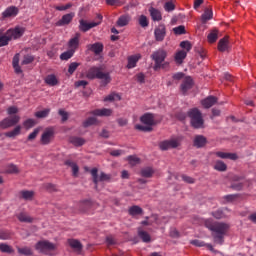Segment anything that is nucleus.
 <instances>
[{"mask_svg": "<svg viewBox=\"0 0 256 256\" xmlns=\"http://www.w3.org/2000/svg\"><path fill=\"white\" fill-rule=\"evenodd\" d=\"M201 225H204L209 231H212L214 242L218 245H223L225 235L229 231V224L213 222L211 219L201 220Z\"/></svg>", "mask_w": 256, "mask_h": 256, "instance_id": "obj_1", "label": "nucleus"}, {"mask_svg": "<svg viewBox=\"0 0 256 256\" xmlns=\"http://www.w3.org/2000/svg\"><path fill=\"white\" fill-rule=\"evenodd\" d=\"M141 123H143V126L141 124L135 125V129L137 131H144L145 133H149L153 131V125H156L157 122L155 121V116L151 113H146L140 117Z\"/></svg>", "mask_w": 256, "mask_h": 256, "instance_id": "obj_2", "label": "nucleus"}, {"mask_svg": "<svg viewBox=\"0 0 256 256\" xmlns=\"http://www.w3.org/2000/svg\"><path fill=\"white\" fill-rule=\"evenodd\" d=\"M87 79H101L103 85H108V83H111V76L109 73L101 71V68L99 67H91L86 72Z\"/></svg>", "mask_w": 256, "mask_h": 256, "instance_id": "obj_3", "label": "nucleus"}, {"mask_svg": "<svg viewBox=\"0 0 256 256\" xmlns=\"http://www.w3.org/2000/svg\"><path fill=\"white\" fill-rule=\"evenodd\" d=\"M188 117L191 119V125L194 129H201L203 127V115L197 108L189 110Z\"/></svg>", "mask_w": 256, "mask_h": 256, "instance_id": "obj_4", "label": "nucleus"}, {"mask_svg": "<svg viewBox=\"0 0 256 256\" xmlns=\"http://www.w3.org/2000/svg\"><path fill=\"white\" fill-rule=\"evenodd\" d=\"M36 251L44 253V255H51V251L57 249V244L51 243L48 240H41L35 245Z\"/></svg>", "mask_w": 256, "mask_h": 256, "instance_id": "obj_5", "label": "nucleus"}, {"mask_svg": "<svg viewBox=\"0 0 256 256\" xmlns=\"http://www.w3.org/2000/svg\"><path fill=\"white\" fill-rule=\"evenodd\" d=\"M152 59L155 62L154 64V71H159L161 67H163V62L167 58V51L160 49L152 54Z\"/></svg>", "mask_w": 256, "mask_h": 256, "instance_id": "obj_6", "label": "nucleus"}, {"mask_svg": "<svg viewBox=\"0 0 256 256\" xmlns=\"http://www.w3.org/2000/svg\"><path fill=\"white\" fill-rule=\"evenodd\" d=\"M101 21H103V15L98 14L96 17L95 22H87L86 20H80L79 23V29L80 31H83L84 33H87L89 29H93V27H97L98 25H101Z\"/></svg>", "mask_w": 256, "mask_h": 256, "instance_id": "obj_7", "label": "nucleus"}, {"mask_svg": "<svg viewBox=\"0 0 256 256\" xmlns=\"http://www.w3.org/2000/svg\"><path fill=\"white\" fill-rule=\"evenodd\" d=\"M181 145V139L172 138L170 140H165L159 143L161 151H167L169 149H177Z\"/></svg>", "mask_w": 256, "mask_h": 256, "instance_id": "obj_8", "label": "nucleus"}, {"mask_svg": "<svg viewBox=\"0 0 256 256\" xmlns=\"http://www.w3.org/2000/svg\"><path fill=\"white\" fill-rule=\"evenodd\" d=\"M20 121L21 117L19 115L6 117L0 121V129H9V127H15V125H17V123Z\"/></svg>", "mask_w": 256, "mask_h": 256, "instance_id": "obj_9", "label": "nucleus"}, {"mask_svg": "<svg viewBox=\"0 0 256 256\" xmlns=\"http://www.w3.org/2000/svg\"><path fill=\"white\" fill-rule=\"evenodd\" d=\"M94 207L95 202L91 200H82L76 205V209H78L79 213H91Z\"/></svg>", "mask_w": 256, "mask_h": 256, "instance_id": "obj_10", "label": "nucleus"}, {"mask_svg": "<svg viewBox=\"0 0 256 256\" xmlns=\"http://www.w3.org/2000/svg\"><path fill=\"white\" fill-rule=\"evenodd\" d=\"M98 171L99 170L97 168H93L90 171V173L92 175V178H93V182L95 183L96 186L99 183V181H110L111 180V175L110 174H106L105 172H101L100 176H99V175H97Z\"/></svg>", "mask_w": 256, "mask_h": 256, "instance_id": "obj_11", "label": "nucleus"}, {"mask_svg": "<svg viewBox=\"0 0 256 256\" xmlns=\"http://www.w3.org/2000/svg\"><path fill=\"white\" fill-rule=\"evenodd\" d=\"M55 138V130L53 128H47L40 138V142L42 145H49Z\"/></svg>", "mask_w": 256, "mask_h": 256, "instance_id": "obj_12", "label": "nucleus"}, {"mask_svg": "<svg viewBox=\"0 0 256 256\" xmlns=\"http://www.w3.org/2000/svg\"><path fill=\"white\" fill-rule=\"evenodd\" d=\"M6 33H8V37L10 38V41H12V39H20V37H23L25 33V28L18 26V27L7 30Z\"/></svg>", "mask_w": 256, "mask_h": 256, "instance_id": "obj_13", "label": "nucleus"}, {"mask_svg": "<svg viewBox=\"0 0 256 256\" xmlns=\"http://www.w3.org/2000/svg\"><path fill=\"white\" fill-rule=\"evenodd\" d=\"M165 35H167V28L164 24H159L154 30L155 40L158 42L164 41Z\"/></svg>", "mask_w": 256, "mask_h": 256, "instance_id": "obj_14", "label": "nucleus"}, {"mask_svg": "<svg viewBox=\"0 0 256 256\" xmlns=\"http://www.w3.org/2000/svg\"><path fill=\"white\" fill-rule=\"evenodd\" d=\"M19 15V8L15 6H10L5 9V11L2 13L3 19H9L11 17H17Z\"/></svg>", "mask_w": 256, "mask_h": 256, "instance_id": "obj_15", "label": "nucleus"}, {"mask_svg": "<svg viewBox=\"0 0 256 256\" xmlns=\"http://www.w3.org/2000/svg\"><path fill=\"white\" fill-rule=\"evenodd\" d=\"M88 51H91L92 53L96 54V55H101V53H103V43L101 42H96L94 44H89L87 46Z\"/></svg>", "mask_w": 256, "mask_h": 256, "instance_id": "obj_16", "label": "nucleus"}, {"mask_svg": "<svg viewBox=\"0 0 256 256\" xmlns=\"http://www.w3.org/2000/svg\"><path fill=\"white\" fill-rule=\"evenodd\" d=\"M79 37H81V34L77 33L75 37L68 41V49L74 53L77 51V49H79Z\"/></svg>", "mask_w": 256, "mask_h": 256, "instance_id": "obj_17", "label": "nucleus"}, {"mask_svg": "<svg viewBox=\"0 0 256 256\" xmlns=\"http://www.w3.org/2000/svg\"><path fill=\"white\" fill-rule=\"evenodd\" d=\"M112 113H113V110L109 108L96 109L90 112L91 115H95L96 117H110Z\"/></svg>", "mask_w": 256, "mask_h": 256, "instance_id": "obj_18", "label": "nucleus"}, {"mask_svg": "<svg viewBox=\"0 0 256 256\" xmlns=\"http://www.w3.org/2000/svg\"><path fill=\"white\" fill-rule=\"evenodd\" d=\"M190 89H193V78L185 77L182 84H181V91L182 93H187Z\"/></svg>", "mask_w": 256, "mask_h": 256, "instance_id": "obj_19", "label": "nucleus"}, {"mask_svg": "<svg viewBox=\"0 0 256 256\" xmlns=\"http://www.w3.org/2000/svg\"><path fill=\"white\" fill-rule=\"evenodd\" d=\"M44 83L49 87H56V85H59V78L55 74H49L44 78Z\"/></svg>", "mask_w": 256, "mask_h": 256, "instance_id": "obj_20", "label": "nucleus"}, {"mask_svg": "<svg viewBox=\"0 0 256 256\" xmlns=\"http://www.w3.org/2000/svg\"><path fill=\"white\" fill-rule=\"evenodd\" d=\"M141 59V54H135L128 57V69H135L137 67V63H139V60Z\"/></svg>", "mask_w": 256, "mask_h": 256, "instance_id": "obj_21", "label": "nucleus"}, {"mask_svg": "<svg viewBox=\"0 0 256 256\" xmlns=\"http://www.w3.org/2000/svg\"><path fill=\"white\" fill-rule=\"evenodd\" d=\"M73 17H75V13L65 14L64 16H62V19L56 23V25H58V27H63V25H69V23L73 21Z\"/></svg>", "mask_w": 256, "mask_h": 256, "instance_id": "obj_22", "label": "nucleus"}, {"mask_svg": "<svg viewBox=\"0 0 256 256\" xmlns=\"http://www.w3.org/2000/svg\"><path fill=\"white\" fill-rule=\"evenodd\" d=\"M215 103H217V97L215 96H208L206 99L201 101V105L204 106L205 109H211Z\"/></svg>", "mask_w": 256, "mask_h": 256, "instance_id": "obj_23", "label": "nucleus"}, {"mask_svg": "<svg viewBox=\"0 0 256 256\" xmlns=\"http://www.w3.org/2000/svg\"><path fill=\"white\" fill-rule=\"evenodd\" d=\"M186 58H187V51L185 50L177 51L174 56V60H175V63H177V65L183 64V61H185Z\"/></svg>", "mask_w": 256, "mask_h": 256, "instance_id": "obj_24", "label": "nucleus"}, {"mask_svg": "<svg viewBox=\"0 0 256 256\" xmlns=\"http://www.w3.org/2000/svg\"><path fill=\"white\" fill-rule=\"evenodd\" d=\"M215 155L220 159H231V161H237V159H239V157L235 153L216 152Z\"/></svg>", "mask_w": 256, "mask_h": 256, "instance_id": "obj_25", "label": "nucleus"}, {"mask_svg": "<svg viewBox=\"0 0 256 256\" xmlns=\"http://www.w3.org/2000/svg\"><path fill=\"white\" fill-rule=\"evenodd\" d=\"M227 49H229V37L225 36L218 42V51H221L223 53L227 51Z\"/></svg>", "mask_w": 256, "mask_h": 256, "instance_id": "obj_26", "label": "nucleus"}, {"mask_svg": "<svg viewBox=\"0 0 256 256\" xmlns=\"http://www.w3.org/2000/svg\"><path fill=\"white\" fill-rule=\"evenodd\" d=\"M20 199H24V201H33V197H35V192L29 190H22L19 192Z\"/></svg>", "mask_w": 256, "mask_h": 256, "instance_id": "obj_27", "label": "nucleus"}, {"mask_svg": "<svg viewBox=\"0 0 256 256\" xmlns=\"http://www.w3.org/2000/svg\"><path fill=\"white\" fill-rule=\"evenodd\" d=\"M149 13H150V17L154 21H161L163 19V15L161 14V11H159L157 8L150 7Z\"/></svg>", "mask_w": 256, "mask_h": 256, "instance_id": "obj_28", "label": "nucleus"}, {"mask_svg": "<svg viewBox=\"0 0 256 256\" xmlns=\"http://www.w3.org/2000/svg\"><path fill=\"white\" fill-rule=\"evenodd\" d=\"M69 143L74 145V147H83V145H85V139L77 136H72L69 138Z\"/></svg>", "mask_w": 256, "mask_h": 256, "instance_id": "obj_29", "label": "nucleus"}, {"mask_svg": "<svg viewBox=\"0 0 256 256\" xmlns=\"http://www.w3.org/2000/svg\"><path fill=\"white\" fill-rule=\"evenodd\" d=\"M211 19H213V10L211 8H206L201 16V22L207 23V21H211Z\"/></svg>", "mask_w": 256, "mask_h": 256, "instance_id": "obj_30", "label": "nucleus"}, {"mask_svg": "<svg viewBox=\"0 0 256 256\" xmlns=\"http://www.w3.org/2000/svg\"><path fill=\"white\" fill-rule=\"evenodd\" d=\"M17 219L21 223H33V218L27 214V212H21L17 214Z\"/></svg>", "mask_w": 256, "mask_h": 256, "instance_id": "obj_31", "label": "nucleus"}, {"mask_svg": "<svg viewBox=\"0 0 256 256\" xmlns=\"http://www.w3.org/2000/svg\"><path fill=\"white\" fill-rule=\"evenodd\" d=\"M154 173H155V170L152 167H145L141 169L140 175L141 177H145L146 179H149L153 177Z\"/></svg>", "mask_w": 256, "mask_h": 256, "instance_id": "obj_32", "label": "nucleus"}, {"mask_svg": "<svg viewBox=\"0 0 256 256\" xmlns=\"http://www.w3.org/2000/svg\"><path fill=\"white\" fill-rule=\"evenodd\" d=\"M19 135H21V125H17L12 131L5 133V137H9L10 139H13Z\"/></svg>", "mask_w": 256, "mask_h": 256, "instance_id": "obj_33", "label": "nucleus"}, {"mask_svg": "<svg viewBox=\"0 0 256 256\" xmlns=\"http://www.w3.org/2000/svg\"><path fill=\"white\" fill-rule=\"evenodd\" d=\"M68 245L72 249H74V251H81L83 249V245H81V242H79V240L69 239L68 240Z\"/></svg>", "mask_w": 256, "mask_h": 256, "instance_id": "obj_34", "label": "nucleus"}, {"mask_svg": "<svg viewBox=\"0 0 256 256\" xmlns=\"http://www.w3.org/2000/svg\"><path fill=\"white\" fill-rule=\"evenodd\" d=\"M65 165H68V167H71L73 177H77V175H79V166L77 165V163L71 160H67L65 162Z\"/></svg>", "mask_w": 256, "mask_h": 256, "instance_id": "obj_35", "label": "nucleus"}, {"mask_svg": "<svg viewBox=\"0 0 256 256\" xmlns=\"http://www.w3.org/2000/svg\"><path fill=\"white\" fill-rule=\"evenodd\" d=\"M19 54L14 55L13 57V61H12V65L13 68L15 70V73L19 74V73H23V70H21V66H19Z\"/></svg>", "mask_w": 256, "mask_h": 256, "instance_id": "obj_36", "label": "nucleus"}, {"mask_svg": "<svg viewBox=\"0 0 256 256\" xmlns=\"http://www.w3.org/2000/svg\"><path fill=\"white\" fill-rule=\"evenodd\" d=\"M207 39H208V43H215L217 39H219V30L217 29L212 30L208 34Z\"/></svg>", "mask_w": 256, "mask_h": 256, "instance_id": "obj_37", "label": "nucleus"}, {"mask_svg": "<svg viewBox=\"0 0 256 256\" xmlns=\"http://www.w3.org/2000/svg\"><path fill=\"white\" fill-rule=\"evenodd\" d=\"M129 21H131V17H129V15H123L119 17L117 25L118 27H125L126 25H129Z\"/></svg>", "mask_w": 256, "mask_h": 256, "instance_id": "obj_38", "label": "nucleus"}, {"mask_svg": "<svg viewBox=\"0 0 256 256\" xmlns=\"http://www.w3.org/2000/svg\"><path fill=\"white\" fill-rule=\"evenodd\" d=\"M129 215L135 217V215H143V208L139 206H132L128 210Z\"/></svg>", "mask_w": 256, "mask_h": 256, "instance_id": "obj_39", "label": "nucleus"}, {"mask_svg": "<svg viewBox=\"0 0 256 256\" xmlns=\"http://www.w3.org/2000/svg\"><path fill=\"white\" fill-rule=\"evenodd\" d=\"M205 143H207V139L204 136L198 135L194 138L195 147H204Z\"/></svg>", "mask_w": 256, "mask_h": 256, "instance_id": "obj_40", "label": "nucleus"}, {"mask_svg": "<svg viewBox=\"0 0 256 256\" xmlns=\"http://www.w3.org/2000/svg\"><path fill=\"white\" fill-rule=\"evenodd\" d=\"M138 235L144 243H149V241H151V235H149L147 231H144L141 228L138 229Z\"/></svg>", "mask_w": 256, "mask_h": 256, "instance_id": "obj_41", "label": "nucleus"}, {"mask_svg": "<svg viewBox=\"0 0 256 256\" xmlns=\"http://www.w3.org/2000/svg\"><path fill=\"white\" fill-rule=\"evenodd\" d=\"M9 41H11V38H9L8 33L0 34V47H5L6 45H9Z\"/></svg>", "mask_w": 256, "mask_h": 256, "instance_id": "obj_42", "label": "nucleus"}, {"mask_svg": "<svg viewBox=\"0 0 256 256\" xmlns=\"http://www.w3.org/2000/svg\"><path fill=\"white\" fill-rule=\"evenodd\" d=\"M73 55H75V52L73 50L68 49L66 52L60 55V59L61 61H69V59H71Z\"/></svg>", "mask_w": 256, "mask_h": 256, "instance_id": "obj_43", "label": "nucleus"}, {"mask_svg": "<svg viewBox=\"0 0 256 256\" xmlns=\"http://www.w3.org/2000/svg\"><path fill=\"white\" fill-rule=\"evenodd\" d=\"M127 161L130 165H132V167H134V165H139L141 163V159H139V157H137L136 155L128 156Z\"/></svg>", "mask_w": 256, "mask_h": 256, "instance_id": "obj_44", "label": "nucleus"}, {"mask_svg": "<svg viewBox=\"0 0 256 256\" xmlns=\"http://www.w3.org/2000/svg\"><path fill=\"white\" fill-rule=\"evenodd\" d=\"M216 171H227V164L223 161H217L214 165Z\"/></svg>", "mask_w": 256, "mask_h": 256, "instance_id": "obj_45", "label": "nucleus"}, {"mask_svg": "<svg viewBox=\"0 0 256 256\" xmlns=\"http://www.w3.org/2000/svg\"><path fill=\"white\" fill-rule=\"evenodd\" d=\"M104 101H121V95L118 93H111L104 98Z\"/></svg>", "mask_w": 256, "mask_h": 256, "instance_id": "obj_46", "label": "nucleus"}, {"mask_svg": "<svg viewBox=\"0 0 256 256\" xmlns=\"http://www.w3.org/2000/svg\"><path fill=\"white\" fill-rule=\"evenodd\" d=\"M18 253L20 255L30 256V255H33V250H31V248L29 247H23V248L18 247Z\"/></svg>", "mask_w": 256, "mask_h": 256, "instance_id": "obj_47", "label": "nucleus"}, {"mask_svg": "<svg viewBox=\"0 0 256 256\" xmlns=\"http://www.w3.org/2000/svg\"><path fill=\"white\" fill-rule=\"evenodd\" d=\"M81 65V63L79 62H72L70 63L69 67H68V73L69 75H73V73H75V71H77V68Z\"/></svg>", "mask_w": 256, "mask_h": 256, "instance_id": "obj_48", "label": "nucleus"}, {"mask_svg": "<svg viewBox=\"0 0 256 256\" xmlns=\"http://www.w3.org/2000/svg\"><path fill=\"white\" fill-rule=\"evenodd\" d=\"M49 113H51V109H44L42 111L36 112L35 117H37L38 119H43V118L47 117V115H49Z\"/></svg>", "mask_w": 256, "mask_h": 256, "instance_id": "obj_49", "label": "nucleus"}, {"mask_svg": "<svg viewBox=\"0 0 256 256\" xmlns=\"http://www.w3.org/2000/svg\"><path fill=\"white\" fill-rule=\"evenodd\" d=\"M181 49H184L187 53L193 48V45H191V42L189 41H182L180 43Z\"/></svg>", "mask_w": 256, "mask_h": 256, "instance_id": "obj_50", "label": "nucleus"}, {"mask_svg": "<svg viewBox=\"0 0 256 256\" xmlns=\"http://www.w3.org/2000/svg\"><path fill=\"white\" fill-rule=\"evenodd\" d=\"M95 124H97V118L90 117L83 122V127H91V125H95Z\"/></svg>", "mask_w": 256, "mask_h": 256, "instance_id": "obj_51", "label": "nucleus"}, {"mask_svg": "<svg viewBox=\"0 0 256 256\" xmlns=\"http://www.w3.org/2000/svg\"><path fill=\"white\" fill-rule=\"evenodd\" d=\"M0 251L2 253H13V248L7 244L0 243Z\"/></svg>", "mask_w": 256, "mask_h": 256, "instance_id": "obj_52", "label": "nucleus"}, {"mask_svg": "<svg viewBox=\"0 0 256 256\" xmlns=\"http://www.w3.org/2000/svg\"><path fill=\"white\" fill-rule=\"evenodd\" d=\"M139 25L142 27H149V20L147 19V16L141 15L139 17Z\"/></svg>", "mask_w": 256, "mask_h": 256, "instance_id": "obj_53", "label": "nucleus"}, {"mask_svg": "<svg viewBox=\"0 0 256 256\" xmlns=\"http://www.w3.org/2000/svg\"><path fill=\"white\" fill-rule=\"evenodd\" d=\"M23 126L25 127V129H31L32 127H35V120L27 119L23 122Z\"/></svg>", "mask_w": 256, "mask_h": 256, "instance_id": "obj_54", "label": "nucleus"}, {"mask_svg": "<svg viewBox=\"0 0 256 256\" xmlns=\"http://www.w3.org/2000/svg\"><path fill=\"white\" fill-rule=\"evenodd\" d=\"M164 9L165 11H167L168 13L171 12V11H175V3L169 1V2H166L164 4Z\"/></svg>", "mask_w": 256, "mask_h": 256, "instance_id": "obj_55", "label": "nucleus"}, {"mask_svg": "<svg viewBox=\"0 0 256 256\" xmlns=\"http://www.w3.org/2000/svg\"><path fill=\"white\" fill-rule=\"evenodd\" d=\"M239 196L235 195V194H230V195H226L224 196V199L227 203H233V201H237V198Z\"/></svg>", "mask_w": 256, "mask_h": 256, "instance_id": "obj_56", "label": "nucleus"}, {"mask_svg": "<svg viewBox=\"0 0 256 256\" xmlns=\"http://www.w3.org/2000/svg\"><path fill=\"white\" fill-rule=\"evenodd\" d=\"M33 61H35V58L33 56H30V55L24 56L22 65H29L30 63H33Z\"/></svg>", "mask_w": 256, "mask_h": 256, "instance_id": "obj_57", "label": "nucleus"}, {"mask_svg": "<svg viewBox=\"0 0 256 256\" xmlns=\"http://www.w3.org/2000/svg\"><path fill=\"white\" fill-rule=\"evenodd\" d=\"M175 35H183L185 34V26H178L173 29Z\"/></svg>", "mask_w": 256, "mask_h": 256, "instance_id": "obj_58", "label": "nucleus"}, {"mask_svg": "<svg viewBox=\"0 0 256 256\" xmlns=\"http://www.w3.org/2000/svg\"><path fill=\"white\" fill-rule=\"evenodd\" d=\"M7 113L8 115H17V113H19V108H17L16 106H10L7 109Z\"/></svg>", "mask_w": 256, "mask_h": 256, "instance_id": "obj_59", "label": "nucleus"}, {"mask_svg": "<svg viewBox=\"0 0 256 256\" xmlns=\"http://www.w3.org/2000/svg\"><path fill=\"white\" fill-rule=\"evenodd\" d=\"M212 215L215 217V219H223V217H225V214L223 213L222 210L212 212Z\"/></svg>", "mask_w": 256, "mask_h": 256, "instance_id": "obj_60", "label": "nucleus"}, {"mask_svg": "<svg viewBox=\"0 0 256 256\" xmlns=\"http://www.w3.org/2000/svg\"><path fill=\"white\" fill-rule=\"evenodd\" d=\"M7 173H19V168L16 165L11 164L7 168Z\"/></svg>", "mask_w": 256, "mask_h": 256, "instance_id": "obj_61", "label": "nucleus"}, {"mask_svg": "<svg viewBox=\"0 0 256 256\" xmlns=\"http://www.w3.org/2000/svg\"><path fill=\"white\" fill-rule=\"evenodd\" d=\"M38 135H39V129L36 128L32 133L29 134L28 141H33V139H36Z\"/></svg>", "mask_w": 256, "mask_h": 256, "instance_id": "obj_62", "label": "nucleus"}, {"mask_svg": "<svg viewBox=\"0 0 256 256\" xmlns=\"http://www.w3.org/2000/svg\"><path fill=\"white\" fill-rule=\"evenodd\" d=\"M154 221H157V215L152 216V220H144L141 222V225H151Z\"/></svg>", "mask_w": 256, "mask_h": 256, "instance_id": "obj_63", "label": "nucleus"}, {"mask_svg": "<svg viewBox=\"0 0 256 256\" xmlns=\"http://www.w3.org/2000/svg\"><path fill=\"white\" fill-rule=\"evenodd\" d=\"M136 80L138 83H145V74H143V73L137 74Z\"/></svg>", "mask_w": 256, "mask_h": 256, "instance_id": "obj_64", "label": "nucleus"}]
</instances>
